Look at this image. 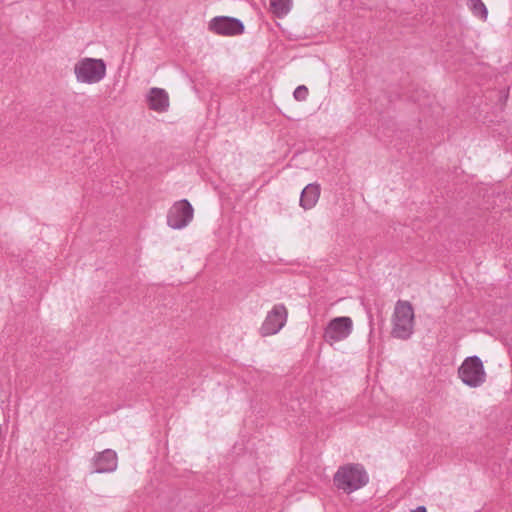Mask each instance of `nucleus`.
<instances>
[{
    "mask_svg": "<svg viewBox=\"0 0 512 512\" xmlns=\"http://www.w3.org/2000/svg\"><path fill=\"white\" fill-rule=\"evenodd\" d=\"M293 0H269L270 11L277 17L286 16L292 9Z\"/></svg>",
    "mask_w": 512,
    "mask_h": 512,
    "instance_id": "f8f14e48",
    "label": "nucleus"
},
{
    "mask_svg": "<svg viewBox=\"0 0 512 512\" xmlns=\"http://www.w3.org/2000/svg\"><path fill=\"white\" fill-rule=\"evenodd\" d=\"M369 481V476L360 464L347 463L341 465L333 476V482L337 489L350 494L364 487Z\"/></svg>",
    "mask_w": 512,
    "mask_h": 512,
    "instance_id": "f257e3e1",
    "label": "nucleus"
},
{
    "mask_svg": "<svg viewBox=\"0 0 512 512\" xmlns=\"http://www.w3.org/2000/svg\"><path fill=\"white\" fill-rule=\"evenodd\" d=\"M99 472L113 471L117 466V455L113 450H105L96 459Z\"/></svg>",
    "mask_w": 512,
    "mask_h": 512,
    "instance_id": "9b49d317",
    "label": "nucleus"
},
{
    "mask_svg": "<svg viewBox=\"0 0 512 512\" xmlns=\"http://www.w3.org/2000/svg\"><path fill=\"white\" fill-rule=\"evenodd\" d=\"M308 94H309V91H308V88L304 85H300L298 86L293 95H294V98L297 100V101H304L306 100V98L308 97Z\"/></svg>",
    "mask_w": 512,
    "mask_h": 512,
    "instance_id": "4468645a",
    "label": "nucleus"
},
{
    "mask_svg": "<svg viewBox=\"0 0 512 512\" xmlns=\"http://www.w3.org/2000/svg\"><path fill=\"white\" fill-rule=\"evenodd\" d=\"M352 331L353 320L350 317H335L325 327L323 338L329 345H333L345 340Z\"/></svg>",
    "mask_w": 512,
    "mask_h": 512,
    "instance_id": "423d86ee",
    "label": "nucleus"
},
{
    "mask_svg": "<svg viewBox=\"0 0 512 512\" xmlns=\"http://www.w3.org/2000/svg\"><path fill=\"white\" fill-rule=\"evenodd\" d=\"M107 72L103 59L82 57L73 66L76 81L80 84L94 85L101 82Z\"/></svg>",
    "mask_w": 512,
    "mask_h": 512,
    "instance_id": "f03ea898",
    "label": "nucleus"
},
{
    "mask_svg": "<svg viewBox=\"0 0 512 512\" xmlns=\"http://www.w3.org/2000/svg\"><path fill=\"white\" fill-rule=\"evenodd\" d=\"M320 193V185L315 183L308 184L301 193L300 206L305 210L312 209L317 204Z\"/></svg>",
    "mask_w": 512,
    "mask_h": 512,
    "instance_id": "9d476101",
    "label": "nucleus"
},
{
    "mask_svg": "<svg viewBox=\"0 0 512 512\" xmlns=\"http://www.w3.org/2000/svg\"><path fill=\"white\" fill-rule=\"evenodd\" d=\"M414 309L410 302L399 300L392 315V334L400 339H407L414 328Z\"/></svg>",
    "mask_w": 512,
    "mask_h": 512,
    "instance_id": "7ed1b4c3",
    "label": "nucleus"
},
{
    "mask_svg": "<svg viewBox=\"0 0 512 512\" xmlns=\"http://www.w3.org/2000/svg\"><path fill=\"white\" fill-rule=\"evenodd\" d=\"M410 512H427V509L424 506H419V507L411 510Z\"/></svg>",
    "mask_w": 512,
    "mask_h": 512,
    "instance_id": "2eb2a0df",
    "label": "nucleus"
},
{
    "mask_svg": "<svg viewBox=\"0 0 512 512\" xmlns=\"http://www.w3.org/2000/svg\"><path fill=\"white\" fill-rule=\"evenodd\" d=\"M459 379L467 386L476 388L486 381V371L482 360L477 356L464 359L458 368Z\"/></svg>",
    "mask_w": 512,
    "mask_h": 512,
    "instance_id": "20e7f679",
    "label": "nucleus"
},
{
    "mask_svg": "<svg viewBox=\"0 0 512 512\" xmlns=\"http://www.w3.org/2000/svg\"><path fill=\"white\" fill-rule=\"evenodd\" d=\"M208 30L216 35L224 37L240 36L245 31L242 21L229 16H216L208 22Z\"/></svg>",
    "mask_w": 512,
    "mask_h": 512,
    "instance_id": "39448f33",
    "label": "nucleus"
},
{
    "mask_svg": "<svg viewBox=\"0 0 512 512\" xmlns=\"http://www.w3.org/2000/svg\"><path fill=\"white\" fill-rule=\"evenodd\" d=\"M194 209L187 200L175 202L169 210L167 222L173 229L186 227L193 219Z\"/></svg>",
    "mask_w": 512,
    "mask_h": 512,
    "instance_id": "0eeeda50",
    "label": "nucleus"
},
{
    "mask_svg": "<svg viewBox=\"0 0 512 512\" xmlns=\"http://www.w3.org/2000/svg\"><path fill=\"white\" fill-rule=\"evenodd\" d=\"M148 107L159 113L166 112L170 106L169 94L158 87L151 88L147 95Z\"/></svg>",
    "mask_w": 512,
    "mask_h": 512,
    "instance_id": "1a4fd4ad",
    "label": "nucleus"
},
{
    "mask_svg": "<svg viewBox=\"0 0 512 512\" xmlns=\"http://www.w3.org/2000/svg\"><path fill=\"white\" fill-rule=\"evenodd\" d=\"M287 320V309L284 305H275L267 314L261 326L263 336L274 335L279 332Z\"/></svg>",
    "mask_w": 512,
    "mask_h": 512,
    "instance_id": "6e6552de",
    "label": "nucleus"
},
{
    "mask_svg": "<svg viewBox=\"0 0 512 512\" xmlns=\"http://www.w3.org/2000/svg\"><path fill=\"white\" fill-rule=\"evenodd\" d=\"M468 7L475 17H477L481 21L487 20L488 10L482 0H468Z\"/></svg>",
    "mask_w": 512,
    "mask_h": 512,
    "instance_id": "ddd939ff",
    "label": "nucleus"
}]
</instances>
